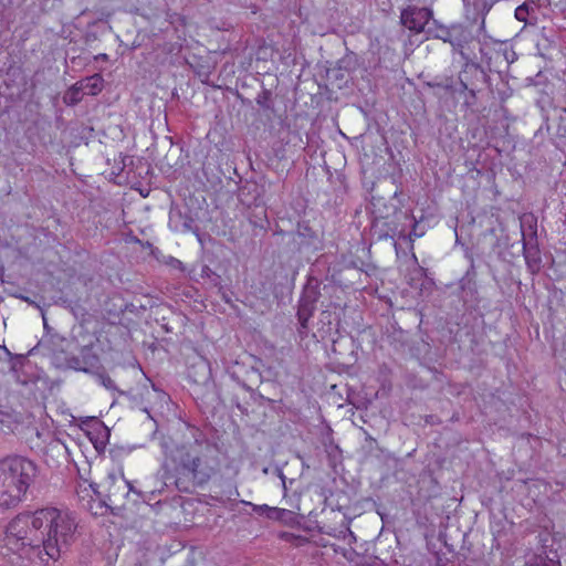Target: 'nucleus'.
Wrapping results in <instances>:
<instances>
[{"label":"nucleus","instance_id":"obj_4","mask_svg":"<svg viewBox=\"0 0 566 566\" xmlns=\"http://www.w3.org/2000/svg\"><path fill=\"white\" fill-rule=\"evenodd\" d=\"M371 206L374 214L373 224L375 229H382L384 227H387V230L384 233L385 237H394L403 232L402 230H399L394 222L388 221L390 211L392 213H397L395 207H388L382 198H374Z\"/></svg>","mask_w":566,"mask_h":566},{"label":"nucleus","instance_id":"obj_6","mask_svg":"<svg viewBox=\"0 0 566 566\" xmlns=\"http://www.w3.org/2000/svg\"><path fill=\"white\" fill-rule=\"evenodd\" d=\"M77 496L81 501L90 502L95 497H102V492L99 491V485L86 480L82 479L77 483L76 488Z\"/></svg>","mask_w":566,"mask_h":566},{"label":"nucleus","instance_id":"obj_1","mask_svg":"<svg viewBox=\"0 0 566 566\" xmlns=\"http://www.w3.org/2000/svg\"><path fill=\"white\" fill-rule=\"evenodd\" d=\"M77 523L73 514L55 506L18 514L7 526L4 548L11 563L40 557L56 562L75 539Z\"/></svg>","mask_w":566,"mask_h":566},{"label":"nucleus","instance_id":"obj_10","mask_svg":"<svg viewBox=\"0 0 566 566\" xmlns=\"http://www.w3.org/2000/svg\"><path fill=\"white\" fill-rule=\"evenodd\" d=\"M314 310V304L311 301H307L306 297H303L300 303L297 316L303 327H305L306 322L311 317Z\"/></svg>","mask_w":566,"mask_h":566},{"label":"nucleus","instance_id":"obj_5","mask_svg":"<svg viewBox=\"0 0 566 566\" xmlns=\"http://www.w3.org/2000/svg\"><path fill=\"white\" fill-rule=\"evenodd\" d=\"M431 17L432 11L430 9L409 6L402 10L400 19L403 27L410 31L419 33L423 31Z\"/></svg>","mask_w":566,"mask_h":566},{"label":"nucleus","instance_id":"obj_8","mask_svg":"<svg viewBox=\"0 0 566 566\" xmlns=\"http://www.w3.org/2000/svg\"><path fill=\"white\" fill-rule=\"evenodd\" d=\"M78 82L83 92L87 95H97L104 85V80L99 74H94Z\"/></svg>","mask_w":566,"mask_h":566},{"label":"nucleus","instance_id":"obj_15","mask_svg":"<svg viewBox=\"0 0 566 566\" xmlns=\"http://www.w3.org/2000/svg\"><path fill=\"white\" fill-rule=\"evenodd\" d=\"M69 367L75 370H86L83 364L77 358H71L69 360Z\"/></svg>","mask_w":566,"mask_h":566},{"label":"nucleus","instance_id":"obj_3","mask_svg":"<svg viewBox=\"0 0 566 566\" xmlns=\"http://www.w3.org/2000/svg\"><path fill=\"white\" fill-rule=\"evenodd\" d=\"M36 475L35 464L23 457L0 461V507L13 509L25 500Z\"/></svg>","mask_w":566,"mask_h":566},{"label":"nucleus","instance_id":"obj_9","mask_svg":"<svg viewBox=\"0 0 566 566\" xmlns=\"http://www.w3.org/2000/svg\"><path fill=\"white\" fill-rule=\"evenodd\" d=\"M83 95H85V93L80 82H76L64 93L63 102L67 105H75L82 99Z\"/></svg>","mask_w":566,"mask_h":566},{"label":"nucleus","instance_id":"obj_11","mask_svg":"<svg viewBox=\"0 0 566 566\" xmlns=\"http://www.w3.org/2000/svg\"><path fill=\"white\" fill-rule=\"evenodd\" d=\"M293 516V513L285 509H279V507H272L270 510V513L268 514V517L271 520L276 521H283L286 522L287 520H291Z\"/></svg>","mask_w":566,"mask_h":566},{"label":"nucleus","instance_id":"obj_7","mask_svg":"<svg viewBox=\"0 0 566 566\" xmlns=\"http://www.w3.org/2000/svg\"><path fill=\"white\" fill-rule=\"evenodd\" d=\"M105 484L107 485L108 496L116 495L120 490L129 488V482L124 479L120 471L109 472Z\"/></svg>","mask_w":566,"mask_h":566},{"label":"nucleus","instance_id":"obj_2","mask_svg":"<svg viewBox=\"0 0 566 566\" xmlns=\"http://www.w3.org/2000/svg\"><path fill=\"white\" fill-rule=\"evenodd\" d=\"M164 467L175 478L176 486L184 492L202 485L211 478L213 469L201 455L196 444H177L172 441L163 443Z\"/></svg>","mask_w":566,"mask_h":566},{"label":"nucleus","instance_id":"obj_14","mask_svg":"<svg viewBox=\"0 0 566 566\" xmlns=\"http://www.w3.org/2000/svg\"><path fill=\"white\" fill-rule=\"evenodd\" d=\"M242 503H244L247 505H251L253 511L256 512V513H264V512H266V515L270 513V510L272 509V507H270L266 504L256 505V504H253V503H250V502H247V501H242Z\"/></svg>","mask_w":566,"mask_h":566},{"label":"nucleus","instance_id":"obj_12","mask_svg":"<svg viewBox=\"0 0 566 566\" xmlns=\"http://www.w3.org/2000/svg\"><path fill=\"white\" fill-rule=\"evenodd\" d=\"M527 15H528V9H527L526 4L518 6L515 9V18L518 21H526L527 20Z\"/></svg>","mask_w":566,"mask_h":566},{"label":"nucleus","instance_id":"obj_13","mask_svg":"<svg viewBox=\"0 0 566 566\" xmlns=\"http://www.w3.org/2000/svg\"><path fill=\"white\" fill-rule=\"evenodd\" d=\"M238 495H239V491L235 488H233V489H230L229 491H224L226 499L220 497V499H218V501L221 504H226V500L227 501L234 500Z\"/></svg>","mask_w":566,"mask_h":566}]
</instances>
